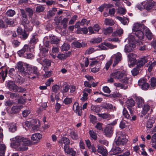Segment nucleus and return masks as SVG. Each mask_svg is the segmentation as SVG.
I'll list each match as a JSON object with an SVG mask.
<instances>
[{
	"mask_svg": "<svg viewBox=\"0 0 156 156\" xmlns=\"http://www.w3.org/2000/svg\"><path fill=\"white\" fill-rule=\"evenodd\" d=\"M136 55L133 53H129L128 55L129 66V67H133L135 65H136V67L133 69L131 71L132 74L134 76H136L138 74L141 68L147 62V58L145 57L140 58L137 61L136 59Z\"/></svg>",
	"mask_w": 156,
	"mask_h": 156,
	"instance_id": "obj_1",
	"label": "nucleus"
},
{
	"mask_svg": "<svg viewBox=\"0 0 156 156\" xmlns=\"http://www.w3.org/2000/svg\"><path fill=\"white\" fill-rule=\"evenodd\" d=\"M125 134L122 133L119 136L117 139H115L113 144V147L108 153L109 156L116 155L122 153L123 151L121 146L126 145L128 140L126 138Z\"/></svg>",
	"mask_w": 156,
	"mask_h": 156,
	"instance_id": "obj_2",
	"label": "nucleus"
},
{
	"mask_svg": "<svg viewBox=\"0 0 156 156\" xmlns=\"http://www.w3.org/2000/svg\"><path fill=\"white\" fill-rule=\"evenodd\" d=\"M32 141L28 138L21 136H17L14 142L12 143L15 148H18L20 151H27L28 147L32 144Z\"/></svg>",
	"mask_w": 156,
	"mask_h": 156,
	"instance_id": "obj_3",
	"label": "nucleus"
},
{
	"mask_svg": "<svg viewBox=\"0 0 156 156\" xmlns=\"http://www.w3.org/2000/svg\"><path fill=\"white\" fill-rule=\"evenodd\" d=\"M110 76L115 79L119 80L121 82L127 84L129 78H128L124 72L114 70L110 74Z\"/></svg>",
	"mask_w": 156,
	"mask_h": 156,
	"instance_id": "obj_4",
	"label": "nucleus"
},
{
	"mask_svg": "<svg viewBox=\"0 0 156 156\" xmlns=\"http://www.w3.org/2000/svg\"><path fill=\"white\" fill-rule=\"evenodd\" d=\"M128 44L126 45L124 48L125 51L126 52H131L133 49L136 47V39H135L134 36L130 35L128 37Z\"/></svg>",
	"mask_w": 156,
	"mask_h": 156,
	"instance_id": "obj_5",
	"label": "nucleus"
},
{
	"mask_svg": "<svg viewBox=\"0 0 156 156\" xmlns=\"http://www.w3.org/2000/svg\"><path fill=\"white\" fill-rule=\"evenodd\" d=\"M34 46L31 45L29 44H25L23 48L17 52V54L20 57H22L24 55L25 52H27L29 51L30 52H33L34 51Z\"/></svg>",
	"mask_w": 156,
	"mask_h": 156,
	"instance_id": "obj_6",
	"label": "nucleus"
},
{
	"mask_svg": "<svg viewBox=\"0 0 156 156\" xmlns=\"http://www.w3.org/2000/svg\"><path fill=\"white\" fill-rule=\"evenodd\" d=\"M25 29H23L21 27H19L16 30V32L19 37L22 40H25L27 39L29 36V33Z\"/></svg>",
	"mask_w": 156,
	"mask_h": 156,
	"instance_id": "obj_7",
	"label": "nucleus"
},
{
	"mask_svg": "<svg viewBox=\"0 0 156 156\" xmlns=\"http://www.w3.org/2000/svg\"><path fill=\"white\" fill-rule=\"evenodd\" d=\"M156 5V1H152L150 0L147 1L144 3L143 6L144 9L149 11L154 6Z\"/></svg>",
	"mask_w": 156,
	"mask_h": 156,
	"instance_id": "obj_8",
	"label": "nucleus"
},
{
	"mask_svg": "<svg viewBox=\"0 0 156 156\" xmlns=\"http://www.w3.org/2000/svg\"><path fill=\"white\" fill-rule=\"evenodd\" d=\"M147 80L144 78L140 79L138 82V84L141 87L142 90H147L150 87L149 83L147 82Z\"/></svg>",
	"mask_w": 156,
	"mask_h": 156,
	"instance_id": "obj_9",
	"label": "nucleus"
},
{
	"mask_svg": "<svg viewBox=\"0 0 156 156\" xmlns=\"http://www.w3.org/2000/svg\"><path fill=\"white\" fill-rule=\"evenodd\" d=\"M144 30H141L136 31L135 32V35L139 39L136 40V43H139L140 45L142 44V42L141 41V40L143 39L144 37Z\"/></svg>",
	"mask_w": 156,
	"mask_h": 156,
	"instance_id": "obj_10",
	"label": "nucleus"
},
{
	"mask_svg": "<svg viewBox=\"0 0 156 156\" xmlns=\"http://www.w3.org/2000/svg\"><path fill=\"white\" fill-rule=\"evenodd\" d=\"M20 15L21 24L25 22H28L27 18V14L25 10L23 9L20 10Z\"/></svg>",
	"mask_w": 156,
	"mask_h": 156,
	"instance_id": "obj_11",
	"label": "nucleus"
},
{
	"mask_svg": "<svg viewBox=\"0 0 156 156\" xmlns=\"http://www.w3.org/2000/svg\"><path fill=\"white\" fill-rule=\"evenodd\" d=\"M135 102L132 98L128 99L126 101V105L127 107L130 112L131 114L133 113L132 107L134 106Z\"/></svg>",
	"mask_w": 156,
	"mask_h": 156,
	"instance_id": "obj_12",
	"label": "nucleus"
},
{
	"mask_svg": "<svg viewBox=\"0 0 156 156\" xmlns=\"http://www.w3.org/2000/svg\"><path fill=\"white\" fill-rule=\"evenodd\" d=\"M16 67L18 69L21 74L23 76H26L27 73L25 69L23 67V64L22 62H19L17 63Z\"/></svg>",
	"mask_w": 156,
	"mask_h": 156,
	"instance_id": "obj_13",
	"label": "nucleus"
},
{
	"mask_svg": "<svg viewBox=\"0 0 156 156\" xmlns=\"http://www.w3.org/2000/svg\"><path fill=\"white\" fill-rule=\"evenodd\" d=\"M98 153L101 154L99 156H106L108 154L105 147L100 145H98Z\"/></svg>",
	"mask_w": 156,
	"mask_h": 156,
	"instance_id": "obj_14",
	"label": "nucleus"
},
{
	"mask_svg": "<svg viewBox=\"0 0 156 156\" xmlns=\"http://www.w3.org/2000/svg\"><path fill=\"white\" fill-rule=\"evenodd\" d=\"M7 87L11 91H16L17 90V86L12 81H9L6 83Z\"/></svg>",
	"mask_w": 156,
	"mask_h": 156,
	"instance_id": "obj_15",
	"label": "nucleus"
},
{
	"mask_svg": "<svg viewBox=\"0 0 156 156\" xmlns=\"http://www.w3.org/2000/svg\"><path fill=\"white\" fill-rule=\"evenodd\" d=\"M64 149L65 152L68 154H69L70 156H75L76 152L73 148L65 146L64 147Z\"/></svg>",
	"mask_w": 156,
	"mask_h": 156,
	"instance_id": "obj_16",
	"label": "nucleus"
},
{
	"mask_svg": "<svg viewBox=\"0 0 156 156\" xmlns=\"http://www.w3.org/2000/svg\"><path fill=\"white\" fill-rule=\"evenodd\" d=\"M73 109L74 112L79 116H81L82 114V111L81 108L80 107L78 103L75 102L73 105Z\"/></svg>",
	"mask_w": 156,
	"mask_h": 156,
	"instance_id": "obj_17",
	"label": "nucleus"
},
{
	"mask_svg": "<svg viewBox=\"0 0 156 156\" xmlns=\"http://www.w3.org/2000/svg\"><path fill=\"white\" fill-rule=\"evenodd\" d=\"M103 133H104L106 136L110 137L113 133V128L110 126L106 127L104 129Z\"/></svg>",
	"mask_w": 156,
	"mask_h": 156,
	"instance_id": "obj_18",
	"label": "nucleus"
},
{
	"mask_svg": "<svg viewBox=\"0 0 156 156\" xmlns=\"http://www.w3.org/2000/svg\"><path fill=\"white\" fill-rule=\"evenodd\" d=\"M24 26V29L28 32L31 31L33 29V25L30 22L28 21V22H25L22 24Z\"/></svg>",
	"mask_w": 156,
	"mask_h": 156,
	"instance_id": "obj_19",
	"label": "nucleus"
},
{
	"mask_svg": "<svg viewBox=\"0 0 156 156\" xmlns=\"http://www.w3.org/2000/svg\"><path fill=\"white\" fill-rule=\"evenodd\" d=\"M133 29L135 31L141 30H144V29L147 27L144 26V24H141L138 23H135L133 26Z\"/></svg>",
	"mask_w": 156,
	"mask_h": 156,
	"instance_id": "obj_20",
	"label": "nucleus"
},
{
	"mask_svg": "<svg viewBox=\"0 0 156 156\" xmlns=\"http://www.w3.org/2000/svg\"><path fill=\"white\" fill-rule=\"evenodd\" d=\"M115 59L114 61V62L113 64V66L115 67V66L122 59V55L119 53H117L116 54H115L114 55Z\"/></svg>",
	"mask_w": 156,
	"mask_h": 156,
	"instance_id": "obj_21",
	"label": "nucleus"
},
{
	"mask_svg": "<svg viewBox=\"0 0 156 156\" xmlns=\"http://www.w3.org/2000/svg\"><path fill=\"white\" fill-rule=\"evenodd\" d=\"M38 41L37 36L36 34H33L31 35V37L30 38L29 45L31 44V45H33L36 44Z\"/></svg>",
	"mask_w": 156,
	"mask_h": 156,
	"instance_id": "obj_22",
	"label": "nucleus"
},
{
	"mask_svg": "<svg viewBox=\"0 0 156 156\" xmlns=\"http://www.w3.org/2000/svg\"><path fill=\"white\" fill-rule=\"evenodd\" d=\"M22 105L13 106L11 108L10 112L12 114L14 115L18 112L22 107Z\"/></svg>",
	"mask_w": 156,
	"mask_h": 156,
	"instance_id": "obj_23",
	"label": "nucleus"
},
{
	"mask_svg": "<svg viewBox=\"0 0 156 156\" xmlns=\"http://www.w3.org/2000/svg\"><path fill=\"white\" fill-rule=\"evenodd\" d=\"M13 79L16 83L20 84H22L25 81L24 79L19 75L15 76Z\"/></svg>",
	"mask_w": 156,
	"mask_h": 156,
	"instance_id": "obj_24",
	"label": "nucleus"
},
{
	"mask_svg": "<svg viewBox=\"0 0 156 156\" xmlns=\"http://www.w3.org/2000/svg\"><path fill=\"white\" fill-rule=\"evenodd\" d=\"M136 99V101L137 105V106L138 108H140L144 104V99L141 97L136 96L135 97Z\"/></svg>",
	"mask_w": 156,
	"mask_h": 156,
	"instance_id": "obj_25",
	"label": "nucleus"
},
{
	"mask_svg": "<svg viewBox=\"0 0 156 156\" xmlns=\"http://www.w3.org/2000/svg\"><path fill=\"white\" fill-rule=\"evenodd\" d=\"M42 137V135L39 133H35L32 134L31 139L33 141H38L40 140Z\"/></svg>",
	"mask_w": 156,
	"mask_h": 156,
	"instance_id": "obj_26",
	"label": "nucleus"
},
{
	"mask_svg": "<svg viewBox=\"0 0 156 156\" xmlns=\"http://www.w3.org/2000/svg\"><path fill=\"white\" fill-rule=\"evenodd\" d=\"M100 107H102L103 108L107 109H112L113 108L112 105L111 104L108 103L101 104L100 105H98V108H100Z\"/></svg>",
	"mask_w": 156,
	"mask_h": 156,
	"instance_id": "obj_27",
	"label": "nucleus"
},
{
	"mask_svg": "<svg viewBox=\"0 0 156 156\" xmlns=\"http://www.w3.org/2000/svg\"><path fill=\"white\" fill-rule=\"evenodd\" d=\"M155 119L152 118L148 119L146 123V127L148 129L151 128L153 126V124L155 123Z\"/></svg>",
	"mask_w": 156,
	"mask_h": 156,
	"instance_id": "obj_28",
	"label": "nucleus"
},
{
	"mask_svg": "<svg viewBox=\"0 0 156 156\" xmlns=\"http://www.w3.org/2000/svg\"><path fill=\"white\" fill-rule=\"evenodd\" d=\"M144 30H145L146 37L149 40H151L152 38L153 34L151 30L147 27V28H145Z\"/></svg>",
	"mask_w": 156,
	"mask_h": 156,
	"instance_id": "obj_29",
	"label": "nucleus"
},
{
	"mask_svg": "<svg viewBox=\"0 0 156 156\" xmlns=\"http://www.w3.org/2000/svg\"><path fill=\"white\" fill-rule=\"evenodd\" d=\"M71 138L73 140H77L79 139V136L77 132L74 131H71L70 133Z\"/></svg>",
	"mask_w": 156,
	"mask_h": 156,
	"instance_id": "obj_30",
	"label": "nucleus"
},
{
	"mask_svg": "<svg viewBox=\"0 0 156 156\" xmlns=\"http://www.w3.org/2000/svg\"><path fill=\"white\" fill-rule=\"evenodd\" d=\"M82 33L84 34H87L88 32V30L87 27L84 28L80 27L77 30V33L78 34H82Z\"/></svg>",
	"mask_w": 156,
	"mask_h": 156,
	"instance_id": "obj_31",
	"label": "nucleus"
},
{
	"mask_svg": "<svg viewBox=\"0 0 156 156\" xmlns=\"http://www.w3.org/2000/svg\"><path fill=\"white\" fill-rule=\"evenodd\" d=\"M6 149L5 145L3 144H0V156H5Z\"/></svg>",
	"mask_w": 156,
	"mask_h": 156,
	"instance_id": "obj_32",
	"label": "nucleus"
},
{
	"mask_svg": "<svg viewBox=\"0 0 156 156\" xmlns=\"http://www.w3.org/2000/svg\"><path fill=\"white\" fill-rule=\"evenodd\" d=\"M150 109V106L147 104H145L143 108L142 114L144 115H145L148 112Z\"/></svg>",
	"mask_w": 156,
	"mask_h": 156,
	"instance_id": "obj_33",
	"label": "nucleus"
},
{
	"mask_svg": "<svg viewBox=\"0 0 156 156\" xmlns=\"http://www.w3.org/2000/svg\"><path fill=\"white\" fill-rule=\"evenodd\" d=\"M26 66V68L25 69L27 73V74L30 75L32 72L33 68L29 64H27L26 66Z\"/></svg>",
	"mask_w": 156,
	"mask_h": 156,
	"instance_id": "obj_34",
	"label": "nucleus"
},
{
	"mask_svg": "<svg viewBox=\"0 0 156 156\" xmlns=\"http://www.w3.org/2000/svg\"><path fill=\"white\" fill-rule=\"evenodd\" d=\"M89 30V34H91L94 33V30L95 31H98V24H96L94 26L93 28L91 27H88Z\"/></svg>",
	"mask_w": 156,
	"mask_h": 156,
	"instance_id": "obj_35",
	"label": "nucleus"
},
{
	"mask_svg": "<svg viewBox=\"0 0 156 156\" xmlns=\"http://www.w3.org/2000/svg\"><path fill=\"white\" fill-rule=\"evenodd\" d=\"M4 21L7 25L9 26L12 25L14 23L13 20L7 17L4 19Z\"/></svg>",
	"mask_w": 156,
	"mask_h": 156,
	"instance_id": "obj_36",
	"label": "nucleus"
},
{
	"mask_svg": "<svg viewBox=\"0 0 156 156\" xmlns=\"http://www.w3.org/2000/svg\"><path fill=\"white\" fill-rule=\"evenodd\" d=\"M104 22L106 25L112 26L114 25L115 23L114 20L112 19L105 18Z\"/></svg>",
	"mask_w": 156,
	"mask_h": 156,
	"instance_id": "obj_37",
	"label": "nucleus"
},
{
	"mask_svg": "<svg viewBox=\"0 0 156 156\" xmlns=\"http://www.w3.org/2000/svg\"><path fill=\"white\" fill-rule=\"evenodd\" d=\"M59 39L56 36H53L51 38V44H57L59 43Z\"/></svg>",
	"mask_w": 156,
	"mask_h": 156,
	"instance_id": "obj_38",
	"label": "nucleus"
},
{
	"mask_svg": "<svg viewBox=\"0 0 156 156\" xmlns=\"http://www.w3.org/2000/svg\"><path fill=\"white\" fill-rule=\"evenodd\" d=\"M89 134L92 140H96L97 139V134L96 132L93 130H90L89 131Z\"/></svg>",
	"mask_w": 156,
	"mask_h": 156,
	"instance_id": "obj_39",
	"label": "nucleus"
},
{
	"mask_svg": "<svg viewBox=\"0 0 156 156\" xmlns=\"http://www.w3.org/2000/svg\"><path fill=\"white\" fill-rule=\"evenodd\" d=\"M150 82V85L152 89H154L156 86V78L154 77L151 78Z\"/></svg>",
	"mask_w": 156,
	"mask_h": 156,
	"instance_id": "obj_40",
	"label": "nucleus"
},
{
	"mask_svg": "<svg viewBox=\"0 0 156 156\" xmlns=\"http://www.w3.org/2000/svg\"><path fill=\"white\" fill-rule=\"evenodd\" d=\"M68 19L67 18L65 17L62 20L61 23V25L63 24V28L64 29H66L67 27V23Z\"/></svg>",
	"mask_w": 156,
	"mask_h": 156,
	"instance_id": "obj_41",
	"label": "nucleus"
},
{
	"mask_svg": "<svg viewBox=\"0 0 156 156\" xmlns=\"http://www.w3.org/2000/svg\"><path fill=\"white\" fill-rule=\"evenodd\" d=\"M40 50L42 53V55L44 56H45L46 54L48 53L49 51V48L44 47L43 46H41L40 47Z\"/></svg>",
	"mask_w": 156,
	"mask_h": 156,
	"instance_id": "obj_42",
	"label": "nucleus"
},
{
	"mask_svg": "<svg viewBox=\"0 0 156 156\" xmlns=\"http://www.w3.org/2000/svg\"><path fill=\"white\" fill-rule=\"evenodd\" d=\"M62 140L65 144L64 147L65 146H68L67 145H69L70 142L69 139L68 138L65 137H62Z\"/></svg>",
	"mask_w": 156,
	"mask_h": 156,
	"instance_id": "obj_43",
	"label": "nucleus"
},
{
	"mask_svg": "<svg viewBox=\"0 0 156 156\" xmlns=\"http://www.w3.org/2000/svg\"><path fill=\"white\" fill-rule=\"evenodd\" d=\"M112 27H109L104 30V33L105 35H109L112 32Z\"/></svg>",
	"mask_w": 156,
	"mask_h": 156,
	"instance_id": "obj_44",
	"label": "nucleus"
},
{
	"mask_svg": "<svg viewBox=\"0 0 156 156\" xmlns=\"http://www.w3.org/2000/svg\"><path fill=\"white\" fill-rule=\"evenodd\" d=\"M89 118H90V122L92 123L93 124H94L96 123L97 122V118L95 116L92 115L90 114Z\"/></svg>",
	"mask_w": 156,
	"mask_h": 156,
	"instance_id": "obj_45",
	"label": "nucleus"
},
{
	"mask_svg": "<svg viewBox=\"0 0 156 156\" xmlns=\"http://www.w3.org/2000/svg\"><path fill=\"white\" fill-rule=\"evenodd\" d=\"M44 65L45 66L44 67V70L46 68H47L48 67H49L51 65V61L50 60L48 59H44Z\"/></svg>",
	"mask_w": 156,
	"mask_h": 156,
	"instance_id": "obj_46",
	"label": "nucleus"
},
{
	"mask_svg": "<svg viewBox=\"0 0 156 156\" xmlns=\"http://www.w3.org/2000/svg\"><path fill=\"white\" fill-rule=\"evenodd\" d=\"M9 130L11 132L14 133L17 130L16 126L15 124H12L9 125Z\"/></svg>",
	"mask_w": 156,
	"mask_h": 156,
	"instance_id": "obj_47",
	"label": "nucleus"
},
{
	"mask_svg": "<svg viewBox=\"0 0 156 156\" xmlns=\"http://www.w3.org/2000/svg\"><path fill=\"white\" fill-rule=\"evenodd\" d=\"M98 117L103 119H106L110 118V115L108 113H98Z\"/></svg>",
	"mask_w": 156,
	"mask_h": 156,
	"instance_id": "obj_48",
	"label": "nucleus"
},
{
	"mask_svg": "<svg viewBox=\"0 0 156 156\" xmlns=\"http://www.w3.org/2000/svg\"><path fill=\"white\" fill-rule=\"evenodd\" d=\"M12 43L13 46L15 47H18L20 44L21 43L17 40L12 39Z\"/></svg>",
	"mask_w": 156,
	"mask_h": 156,
	"instance_id": "obj_49",
	"label": "nucleus"
},
{
	"mask_svg": "<svg viewBox=\"0 0 156 156\" xmlns=\"http://www.w3.org/2000/svg\"><path fill=\"white\" fill-rule=\"evenodd\" d=\"M114 84L116 87H120L122 89H126L128 87L127 85L125 86V85L120 83H115Z\"/></svg>",
	"mask_w": 156,
	"mask_h": 156,
	"instance_id": "obj_50",
	"label": "nucleus"
},
{
	"mask_svg": "<svg viewBox=\"0 0 156 156\" xmlns=\"http://www.w3.org/2000/svg\"><path fill=\"white\" fill-rule=\"evenodd\" d=\"M26 12L28 13V16L30 17H31L33 15V12L32 9L30 8H27L25 9V10Z\"/></svg>",
	"mask_w": 156,
	"mask_h": 156,
	"instance_id": "obj_51",
	"label": "nucleus"
},
{
	"mask_svg": "<svg viewBox=\"0 0 156 156\" xmlns=\"http://www.w3.org/2000/svg\"><path fill=\"white\" fill-rule=\"evenodd\" d=\"M60 88V87L58 85L55 84L52 86V90L53 92L56 94L58 91L59 90Z\"/></svg>",
	"mask_w": 156,
	"mask_h": 156,
	"instance_id": "obj_52",
	"label": "nucleus"
},
{
	"mask_svg": "<svg viewBox=\"0 0 156 156\" xmlns=\"http://www.w3.org/2000/svg\"><path fill=\"white\" fill-rule=\"evenodd\" d=\"M123 33V30L122 29H119L114 32L113 35L115 36H120Z\"/></svg>",
	"mask_w": 156,
	"mask_h": 156,
	"instance_id": "obj_53",
	"label": "nucleus"
},
{
	"mask_svg": "<svg viewBox=\"0 0 156 156\" xmlns=\"http://www.w3.org/2000/svg\"><path fill=\"white\" fill-rule=\"evenodd\" d=\"M15 14L14 10L12 9H9L6 12V14L7 16H13Z\"/></svg>",
	"mask_w": 156,
	"mask_h": 156,
	"instance_id": "obj_54",
	"label": "nucleus"
},
{
	"mask_svg": "<svg viewBox=\"0 0 156 156\" xmlns=\"http://www.w3.org/2000/svg\"><path fill=\"white\" fill-rule=\"evenodd\" d=\"M103 44L105 46L108 47L110 49H112L114 48H116L117 46L116 45H113L112 44L107 43L106 42H103Z\"/></svg>",
	"mask_w": 156,
	"mask_h": 156,
	"instance_id": "obj_55",
	"label": "nucleus"
},
{
	"mask_svg": "<svg viewBox=\"0 0 156 156\" xmlns=\"http://www.w3.org/2000/svg\"><path fill=\"white\" fill-rule=\"evenodd\" d=\"M32 73L37 76H39L40 75L38 68L36 66H33Z\"/></svg>",
	"mask_w": 156,
	"mask_h": 156,
	"instance_id": "obj_56",
	"label": "nucleus"
},
{
	"mask_svg": "<svg viewBox=\"0 0 156 156\" xmlns=\"http://www.w3.org/2000/svg\"><path fill=\"white\" fill-rule=\"evenodd\" d=\"M78 18L77 15H75L73 16L69 21V25L73 24L74 22L77 20Z\"/></svg>",
	"mask_w": 156,
	"mask_h": 156,
	"instance_id": "obj_57",
	"label": "nucleus"
},
{
	"mask_svg": "<svg viewBox=\"0 0 156 156\" xmlns=\"http://www.w3.org/2000/svg\"><path fill=\"white\" fill-rule=\"evenodd\" d=\"M44 10V7L42 5H39L36 8V11L37 12H43Z\"/></svg>",
	"mask_w": 156,
	"mask_h": 156,
	"instance_id": "obj_58",
	"label": "nucleus"
},
{
	"mask_svg": "<svg viewBox=\"0 0 156 156\" xmlns=\"http://www.w3.org/2000/svg\"><path fill=\"white\" fill-rule=\"evenodd\" d=\"M70 45L67 43H64L62 46V51H66L69 49Z\"/></svg>",
	"mask_w": 156,
	"mask_h": 156,
	"instance_id": "obj_59",
	"label": "nucleus"
},
{
	"mask_svg": "<svg viewBox=\"0 0 156 156\" xmlns=\"http://www.w3.org/2000/svg\"><path fill=\"white\" fill-rule=\"evenodd\" d=\"M24 57L27 58L32 59L33 58L34 55L33 54L30 53H26L24 54L23 56H22Z\"/></svg>",
	"mask_w": 156,
	"mask_h": 156,
	"instance_id": "obj_60",
	"label": "nucleus"
},
{
	"mask_svg": "<svg viewBox=\"0 0 156 156\" xmlns=\"http://www.w3.org/2000/svg\"><path fill=\"white\" fill-rule=\"evenodd\" d=\"M30 22L33 25V26L34 27V25H38L39 24V22L36 19L33 18L30 21Z\"/></svg>",
	"mask_w": 156,
	"mask_h": 156,
	"instance_id": "obj_61",
	"label": "nucleus"
},
{
	"mask_svg": "<svg viewBox=\"0 0 156 156\" xmlns=\"http://www.w3.org/2000/svg\"><path fill=\"white\" fill-rule=\"evenodd\" d=\"M72 102V99L71 98H66L63 101V102L65 105H68L70 104Z\"/></svg>",
	"mask_w": 156,
	"mask_h": 156,
	"instance_id": "obj_62",
	"label": "nucleus"
},
{
	"mask_svg": "<svg viewBox=\"0 0 156 156\" xmlns=\"http://www.w3.org/2000/svg\"><path fill=\"white\" fill-rule=\"evenodd\" d=\"M70 88V86L68 84L66 85L64 87L62 91V93L63 94L67 93L69 90Z\"/></svg>",
	"mask_w": 156,
	"mask_h": 156,
	"instance_id": "obj_63",
	"label": "nucleus"
},
{
	"mask_svg": "<svg viewBox=\"0 0 156 156\" xmlns=\"http://www.w3.org/2000/svg\"><path fill=\"white\" fill-rule=\"evenodd\" d=\"M13 72H15V69L13 68H12L9 69V75L12 78H13L15 76L13 75Z\"/></svg>",
	"mask_w": 156,
	"mask_h": 156,
	"instance_id": "obj_64",
	"label": "nucleus"
}]
</instances>
